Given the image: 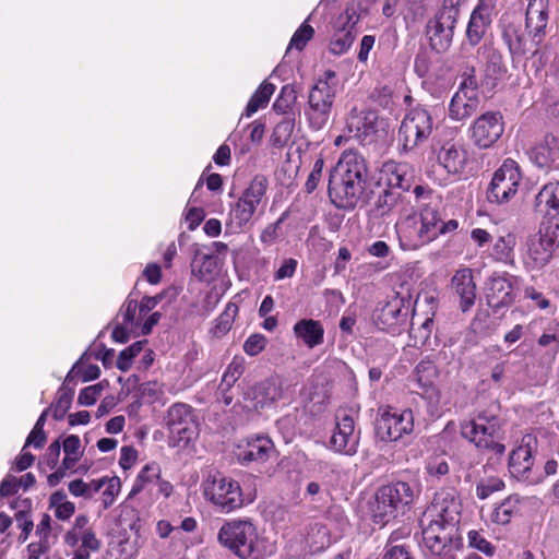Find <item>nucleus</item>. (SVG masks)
I'll return each instance as SVG.
<instances>
[{
  "label": "nucleus",
  "instance_id": "obj_23",
  "mask_svg": "<svg viewBox=\"0 0 559 559\" xmlns=\"http://www.w3.org/2000/svg\"><path fill=\"white\" fill-rule=\"evenodd\" d=\"M477 53L485 59L481 85L491 91L508 71L503 62V56L498 48L489 44L479 46Z\"/></svg>",
  "mask_w": 559,
  "mask_h": 559
},
{
  "label": "nucleus",
  "instance_id": "obj_54",
  "mask_svg": "<svg viewBox=\"0 0 559 559\" xmlns=\"http://www.w3.org/2000/svg\"><path fill=\"white\" fill-rule=\"evenodd\" d=\"M432 205L436 206V238L440 235H447L455 231L459 228V222L456 219H449L448 222H443L440 213L441 202L435 200L432 201Z\"/></svg>",
  "mask_w": 559,
  "mask_h": 559
},
{
  "label": "nucleus",
  "instance_id": "obj_47",
  "mask_svg": "<svg viewBox=\"0 0 559 559\" xmlns=\"http://www.w3.org/2000/svg\"><path fill=\"white\" fill-rule=\"evenodd\" d=\"M515 237L511 234L499 237L492 248V257L500 262L509 263L513 261V248Z\"/></svg>",
  "mask_w": 559,
  "mask_h": 559
},
{
  "label": "nucleus",
  "instance_id": "obj_31",
  "mask_svg": "<svg viewBox=\"0 0 559 559\" xmlns=\"http://www.w3.org/2000/svg\"><path fill=\"white\" fill-rule=\"evenodd\" d=\"M535 211L549 217L559 218V181L543 186L535 197Z\"/></svg>",
  "mask_w": 559,
  "mask_h": 559
},
{
  "label": "nucleus",
  "instance_id": "obj_49",
  "mask_svg": "<svg viewBox=\"0 0 559 559\" xmlns=\"http://www.w3.org/2000/svg\"><path fill=\"white\" fill-rule=\"evenodd\" d=\"M295 128V118L293 116H285L281 121H278L273 130L271 135L272 143L276 146H282L285 144Z\"/></svg>",
  "mask_w": 559,
  "mask_h": 559
},
{
  "label": "nucleus",
  "instance_id": "obj_24",
  "mask_svg": "<svg viewBox=\"0 0 559 559\" xmlns=\"http://www.w3.org/2000/svg\"><path fill=\"white\" fill-rule=\"evenodd\" d=\"M430 515L429 520L444 523L460 524L461 502L451 491H441L435 495L431 507L424 513Z\"/></svg>",
  "mask_w": 559,
  "mask_h": 559
},
{
  "label": "nucleus",
  "instance_id": "obj_58",
  "mask_svg": "<svg viewBox=\"0 0 559 559\" xmlns=\"http://www.w3.org/2000/svg\"><path fill=\"white\" fill-rule=\"evenodd\" d=\"M504 488V483L500 478H488L479 483L476 487V495L479 499H487L491 493Z\"/></svg>",
  "mask_w": 559,
  "mask_h": 559
},
{
  "label": "nucleus",
  "instance_id": "obj_52",
  "mask_svg": "<svg viewBox=\"0 0 559 559\" xmlns=\"http://www.w3.org/2000/svg\"><path fill=\"white\" fill-rule=\"evenodd\" d=\"M242 372H243L242 362L240 360H237L236 358H234L223 374L222 382L219 384V390H224V388L230 389L236 383V381L240 378Z\"/></svg>",
  "mask_w": 559,
  "mask_h": 559
},
{
  "label": "nucleus",
  "instance_id": "obj_16",
  "mask_svg": "<svg viewBox=\"0 0 559 559\" xmlns=\"http://www.w3.org/2000/svg\"><path fill=\"white\" fill-rule=\"evenodd\" d=\"M358 11L347 7L345 12L337 17L336 31L330 41V51L333 55L341 56L353 45L357 35L356 25L360 21L361 15L369 13V9L358 3Z\"/></svg>",
  "mask_w": 559,
  "mask_h": 559
},
{
  "label": "nucleus",
  "instance_id": "obj_60",
  "mask_svg": "<svg viewBox=\"0 0 559 559\" xmlns=\"http://www.w3.org/2000/svg\"><path fill=\"white\" fill-rule=\"evenodd\" d=\"M468 544L471 547L484 552L487 556H492L495 552V547L485 539L483 535H480L477 531L468 532Z\"/></svg>",
  "mask_w": 559,
  "mask_h": 559
},
{
  "label": "nucleus",
  "instance_id": "obj_63",
  "mask_svg": "<svg viewBox=\"0 0 559 559\" xmlns=\"http://www.w3.org/2000/svg\"><path fill=\"white\" fill-rule=\"evenodd\" d=\"M82 545L76 551H98L102 547V542L96 537L92 530H84L81 533Z\"/></svg>",
  "mask_w": 559,
  "mask_h": 559
},
{
  "label": "nucleus",
  "instance_id": "obj_33",
  "mask_svg": "<svg viewBox=\"0 0 559 559\" xmlns=\"http://www.w3.org/2000/svg\"><path fill=\"white\" fill-rule=\"evenodd\" d=\"M293 331L308 348H314L324 342V328L320 321L301 319L294 324Z\"/></svg>",
  "mask_w": 559,
  "mask_h": 559
},
{
  "label": "nucleus",
  "instance_id": "obj_2",
  "mask_svg": "<svg viewBox=\"0 0 559 559\" xmlns=\"http://www.w3.org/2000/svg\"><path fill=\"white\" fill-rule=\"evenodd\" d=\"M420 491V485L416 480H397L381 486L373 501L369 503L372 522L383 527L405 515L415 504Z\"/></svg>",
  "mask_w": 559,
  "mask_h": 559
},
{
  "label": "nucleus",
  "instance_id": "obj_6",
  "mask_svg": "<svg viewBox=\"0 0 559 559\" xmlns=\"http://www.w3.org/2000/svg\"><path fill=\"white\" fill-rule=\"evenodd\" d=\"M500 427V418L484 411L475 419L462 425L461 435L479 450L500 457L506 452V445L498 440Z\"/></svg>",
  "mask_w": 559,
  "mask_h": 559
},
{
  "label": "nucleus",
  "instance_id": "obj_37",
  "mask_svg": "<svg viewBox=\"0 0 559 559\" xmlns=\"http://www.w3.org/2000/svg\"><path fill=\"white\" fill-rule=\"evenodd\" d=\"M331 544L330 532L321 523L311 524L305 537V550L316 555L325 550Z\"/></svg>",
  "mask_w": 559,
  "mask_h": 559
},
{
  "label": "nucleus",
  "instance_id": "obj_9",
  "mask_svg": "<svg viewBox=\"0 0 559 559\" xmlns=\"http://www.w3.org/2000/svg\"><path fill=\"white\" fill-rule=\"evenodd\" d=\"M337 87L336 73L326 70L310 90L308 103L309 120L314 129H321L329 120Z\"/></svg>",
  "mask_w": 559,
  "mask_h": 559
},
{
  "label": "nucleus",
  "instance_id": "obj_36",
  "mask_svg": "<svg viewBox=\"0 0 559 559\" xmlns=\"http://www.w3.org/2000/svg\"><path fill=\"white\" fill-rule=\"evenodd\" d=\"M438 162L449 174H461L466 164V153L453 143H445L438 153Z\"/></svg>",
  "mask_w": 559,
  "mask_h": 559
},
{
  "label": "nucleus",
  "instance_id": "obj_34",
  "mask_svg": "<svg viewBox=\"0 0 559 559\" xmlns=\"http://www.w3.org/2000/svg\"><path fill=\"white\" fill-rule=\"evenodd\" d=\"M479 104L478 96L455 92L449 104V117L454 121H463L477 112Z\"/></svg>",
  "mask_w": 559,
  "mask_h": 559
},
{
  "label": "nucleus",
  "instance_id": "obj_12",
  "mask_svg": "<svg viewBox=\"0 0 559 559\" xmlns=\"http://www.w3.org/2000/svg\"><path fill=\"white\" fill-rule=\"evenodd\" d=\"M522 174L520 167L511 158L506 159L495 171L487 189V200L490 203H508L518 192Z\"/></svg>",
  "mask_w": 559,
  "mask_h": 559
},
{
  "label": "nucleus",
  "instance_id": "obj_13",
  "mask_svg": "<svg viewBox=\"0 0 559 559\" xmlns=\"http://www.w3.org/2000/svg\"><path fill=\"white\" fill-rule=\"evenodd\" d=\"M537 440L533 435L522 438L521 444L512 450L509 456V472L518 479L527 485H536L543 480V476L533 469V451L536 449Z\"/></svg>",
  "mask_w": 559,
  "mask_h": 559
},
{
  "label": "nucleus",
  "instance_id": "obj_62",
  "mask_svg": "<svg viewBox=\"0 0 559 559\" xmlns=\"http://www.w3.org/2000/svg\"><path fill=\"white\" fill-rule=\"evenodd\" d=\"M462 78H463V80L460 83L459 90L456 92L457 93L463 92L469 96H472V95L478 96V94H477L478 81L475 75V69L471 68V72L469 73L465 72Z\"/></svg>",
  "mask_w": 559,
  "mask_h": 559
},
{
  "label": "nucleus",
  "instance_id": "obj_51",
  "mask_svg": "<svg viewBox=\"0 0 559 559\" xmlns=\"http://www.w3.org/2000/svg\"><path fill=\"white\" fill-rule=\"evenodd\" d=\"M395 533L389 537L381 559H415L406 545H394Z\"/></svg>",
  "mask_w": 559,
  "mask_h": 559
},
{
  "label": "nucleus",
  "instance_id": "obj_7",
  "mask_svg": "<svg viewBox=\"0 0 559 559\" xmlns=\"http://www.w3.org/2000/svg\"><path fill=\"white\" fill-rule=\"evenodd\" d=\"M217 540L239 559H250L257 551L259 534L250 519H235L222 525Z\"/></svg>",
  "mask_w": 559,
  "mask_h": 559
},
{
  "label": "nucleus",
  "instance_id": "obj_41",
  "mask_svg": "<svg viewBox=\"0 0 559 559\" xmlns=\"http://www.w3.org/2000/svg\"><path fill=\"white\" fill-rule=\"evenodd\" d=\"M269 187V180L264 175H255L249 187L242 192L241 198L252 202L258 207L262 198L265 195Z\"/></svg>",
  "mask_w": 559,
  "mask_h": 559
},
{
  "label": "nucleus",
  "instance_id": "obj_28",
  "mask_svg": "<svg viewBox=\"0 0 559 559\" xmlns=\"http://www.w3.org/2000/svg\"><path fill=\"white\" fill-rule=\"evenodd\" d=\"M493 4L487 0H479L471 13L466 27V40L472 47H476L486 34L492 22Z\"/></svg>",
  "mask_w": 559,
  "mask_h": 559
},
{
  "label": "nucleus",
  "instance_id": "obj_21",
  "mask_svg": "<svg viewBox=\"0 0 559 559\" xmlns=\"http://www.w3.org/2000/svg\"><path fill=\"white\" fill-rule=\"evenodd\" d=\"M360 440V430H355V421L350 415L336 416V427L330 438L331 448L345 455L357 453Z\"/></svg>",
  "mask_w": 559,
  "mask_h": 559
},
{
  "label": "nucleus",
  "instance_id": "obj_55",
  "mask_svg": "<svg viewBox=\"0 0 559 559\" xmlns=\"http://www.w3.org/2000/svg\"><path fill=\"white\" fill-rule=\"evenodd\" d=\"M103 390L104 385L102 382L85 386L79 394L78 403L83 406L94 405L97 399L100 396Z\"/></svg>",
  "mask_w": 559,
  "mask_h": 559
},
{
  "label": "nucleus",
  "instance_id": "obj_53",
  "mask_svg": "<svg viewBox=\"0 0 559 559\" xmlns=\"http://www.w3.org/2000/svg\"><path fill=\"white\" fill-rule=\"evenodd\" d=\"M313 34V27L307 24V21L304 22L294 33L288 49L290 47H295L299 51L302 50L306 47L307 43L312 38Z\"/></svg>",
  "mask_w": 559,
  "mask_h": 559
},
{
  "label": "nucleus",
  "instance_id": "obj_4",
  "mask_svg": "<svg viewBox=\"0 0 559 559\" xmlns=\"http://www.w3.org/2000/svg\"><path fill=\"white\" fill-rule=\"evenodd\" d=\"M436 206L432 200L420 206L418 215L413 214L396 223L395 230L402 250H417L436 239Z\"/></svg>",
  "mask_w": 559,
  "mask_h": 559
},
{
  "label": "nucleus",
  "instance_id": "obj_5",
  "mask_svg": "<svg viewBox=\"0 0 559 559\" xmlns=\"http://www.w3.org/2000/svg\"><path fill=\"white\" fill-rule=\"evenodd\" d=\"M460 16L459 1L443 0L442 7L425 26L428 45L436 53H444L452 46Z\"/></svg>",
  "mask_w": 559,
  "mask_h": 559
},
{
  "label": "nucleus",
  "instance_id": "obj_27",
  "mask_svg": "<svg viewBox=\"0 0 559 559\" xmlns=\"http://www.w3.org/2000/svg\"><path fill=\"white\" fill-rule=\"evenodd\" d=\"M514 288L509 277L493 274L486 283L487 305L498 312L501 308L509 307L514 301Z\"/></svg>",
  "mask_w": 559,
  "mask_h": 559
},
{
  "label": "nucleus",
  "instance_id": "obj_50",
  "mask_svg": "<svg viewBox=\"0 0 559 559\" xmlns=\"http://www.w3.org/2000/svg\"><path fill=\"white\" fill-rule=\"evenodd\" d=\"M146 343V340L138 341L121 350L116 361V367L122 372H127L131 368L133 359L143 350Z\"/></svg>",
  "mask_w": 559,
  "mask_h": 559
},
{
  "label": "nucleus",
  "instance_id": "obj_32",
  "mask_svg": "<svg viewBox=\"0 0 559 559\" xmlns=\"http://www.w3.org/2000/svg\"><path fill=\"white\" fill-rule=\"evenodd\" d=\"M530 158L539 168L548 167L559 158V139L546 134L543 141L531 148Z\"/></svg>",
  "mask_w": 559,
  "mask_h": 559
},
{
  "label": "nucleus",
  "instance_id": "obj_25",
  "mask_svg": "<svg viewBox=\"0 0 559 559\" xmlns=\"http://www.w3.org/2000/svg\"><path fill=\"white\" fill-rule=\"evenodd\" d=\"M379 116L374 110H350L346 127L350 136L362 143L371 142V136L378 131Z\"/></svg>",
  "mask_w": 559,
  "mask_h": 559
},
{
  "label": "nucleus",
  "instance_id": "obj_30",
  "mask_svg": "<svg viewBox=\"0 0 559 559\" xmlns=\"http://www.w3.org/2000/svg\"><path fill=\"white\" fill-rule=\"evenodd\" d=\"M526 264L532 269L539 270L551 259L555 248L548 238L542 236V231L532 235L527 240Z\"/></svg>",
  "mask_w": 559,
  "mask_h": 559
},
{
  "label": "nucleus",
  "instance_id": "obj_61",
  "mask_svg": "<svg viewBox=\"0 0 559 559\" xmlns=\"http://www.w3.org/2000/svg\"><path fill=\"white\" fill-rule=\"evenodd\" d=\"M323 166H324L323 158L320 157L314 162L312 170L309 174L308 179L305 183V191L307 193H312L317 189V187L321 180V177H322Z\"/></svg>",
  "mask_w": 559,
  "mask_h": 559
},
{
  "label": "nucleus",
  "instance_id": "obj_38",
  "mask_svg": "<svg viewBox=\"0 0 559 559\" xmlns=\"http://www.w3.org/2000/svg\"><path fill=\"white\" fill-rule=\"evenodd\" d=\"M275 91V85L264 81L249 99L243 116L250 117L260 108L265 107Z\"/></svg>",
  "mask_w": 559,
  "mask_h": 559
},
{
  "label": "nucleus",
  "instance_id": "obj_59",
  "mask_svg": "<svg viewBox=\"0 0 559 559\" xmlns=\"http://www.w3.org/2000/svg\"><path fill=\"white\" fill-rule=\"evenodd\" d=\"M266 345V338L263 334L255 333L250 335L243 343V350L249 356L259 355Z\"/></svg>",
  "mask_w": 559,
  "mask_h": 559
},
{
  "label": "nucleus",
  "instance_id": "obj_1",
  "mask_svg": "<svg viewBox=\"0 0 559 559\" xmlns=\"http://www.w3.org/2000/svg\"><path fill=\"white\" fill-rule=\"evenodd\" d=\"M368 175L365 157L356 151H345L330 175L331 202L340 210L353 211L362 199Z\"/></svg>",
  "mask_w": 559,
  "mask_h": 559
},
{
  "label": "nucleus",
  "instance_id": "obj_19",
  "mask_svg": "<svg viewBox=\"0 0 559 559\" xmlns=\"http://www.w3.org/2000/svg\"><path fill=\"white\" fill-rule=\"evenodd\" d=\"M166 426L170 435L178 442L188 443L198 433V423L190 405L176 403L169 407L165 417Z\"/></svg>",
  "mask_w": 559,
  "mask_h": 559
},
{
  "label": "nucleus",
  "instance_id": "obj_3",
  "mask_svg": "<svg viewBox=\"0 0 559 559\" xmlns=\"http://www.w3.org/2000/svg\"><path fill=\"white\" fill-rule=\"evenodd\" d=\"M420 520L421 540L419 543L427 559H459L463 549V534L460 525L429 520Z\"/></svg>",
  "mask_w": 559,
  "mask_h": 559
},
{
  "label": "nucleus",
  "instance_id": "obj_40",
  "mask_svg": "<svg viewBox=\"0 0 559 559\" xmlns=\"http://www.w3.org/2000/svg\"><path fill=\"white\" fill-rule=\"evenodd\" d=\"M160 475V467L156 463L146 464L136 476V479L130 491V496H135L141 492L147 485L156 483Z\"/></svg>",
  "mask_w": 559,
  "mask_h": 559
},
{
  "label": "nucleus",
  "instance_id": "obj_14",
  "mask_svg": "<svg viewBox=\"0 0 559 559\" xmlns=\"http://www.w3.org/2000/svg\"><path fill=\"white\" fill-rule=\"evenodd\" d=\"M504 126L501 111L489 110L483 112L469 126V139L476 147L480 150L489 148L502 136Z\"/></svg>",
  "mask_w": 559,
  "mask_h": 559
},
{
  "label": "nucleus",
  "instance_id": "obj_18",
  "mask_svg": "<svg viewBox=\"0 0 559 559\" xmlns=\"http://www.w3.org/2000/svg\"><path fill=\"white\" fill-rule=\"evenodd\" d=\"M413 429L414 415L411 409L401 413L384 412L374 421V436L382 442L397 441Z\"/></svg>",
  "mask_w": 559,
  "mask_h": 559
},
{
  "label": "nucleus",
  "instance_id": "obj_10",
  "mask_svg": "<svg viewBox=\"0 0 559 559\" xmlns=\"http://www.w3.org/2000/svg\"><path fill=\"white\" fill-rule=\"evenodd\" d=\"M413 309L411 295L395 293L386 301H380L373 311L376 325L390 333H400L407 325L408 316Z\"/></svg>",
  "mask_w": 559,
  "mask_h": 559
},
{
  "label": "nucleus",
  "instance_id": "obj_39",
  "mask_svg": "<svg viewBox=\"0 0 559 559\" xmlns=\"http://www.w3.org/2000/svg\"><path fill=\"white\" fill-rule=\"evenodd\" d=\"M191 267L192 272L197 273L200 278H205L207 275L215 272L217 258L212 253H204L201 250H197Z\"/></svg>",
  "mask_w": 559,
  "mask_h": 559
},
{
  "label": "nucleus",
  "instance_id": "obj_17",
  "mask_svg": "<svg viewBox=\"0 0 559 559\" xmlns=\"http://www.w3.org/2000/svg\"><path fill=\"white\" fill-rule=\"evenodd\" d=\"M283 396V381L277 377H271L250 386L243 393V401L248 409L261 413L273 407Z\"/></svg>",
  "mask_w": 559,
  "mask_h": 559
},
{
  "label": "nucleus",
  "instance_id": "obj_26",
  "mask_svg": "<svg viewBox=\"0 0 559 559\" xmlns=\"http://www.w3.org/2000/svg\"><path fill=\"white\" fill-rule=\"evenodd\" d=\"M548 23L547 0H530L525 12V28L532 37V44L538 47L546 36Z\"/></svg>",
  "mask_w": 559,
  "mask_h": 559
},
{
  "label": "nucleus",
  "instance_id": "obj_29",
  "mask_svg": "<svg viewBox=\"0 0 559 559\" xmlns=\"http://www.w3.org/2000/svg\"><path fill=\"white\" fill-rule=\"evenodd\" d=\"M452 288L460 298V308L463 312L468 311L475 304L476 284L473 280L471 269H461L455 272L451 280Z\"/></svg>",
  "mask_w": 559,
  "mask_h": 559
},
{
  "label": "nucleus",
  "instance_id": "obj_20",
  "mask_svg": "<svg viewBox=\"0 0 559 559\" xmlns=\"http://www.w3.org/2000/svg\"><path fill=\"white\" fill-rule=\"evenodd\" d=\"M414 185V169L407 163L388 160L380 169L378 188H388L404 197Z\"/></svg>",
  "mask_w": 559,
  "mask_h": 559
},
{
  "label": "nucleus",
  "instance_id": "obj_42",
  "mask_svg": "<svg viewBox=\"0 0 559 559\" xmlns=\"http://www.w3.org/2000/svg\"><path fill=\"white\" fill-rule=\"evenodd\" d=\"M238 313L237 305L229 302L227 304L225 310L218 316L215 320V324L211 330L213 336L221 338L223 337L230 329L234 323L235 317Z\"/></svg>",
  "mask_w": 559,
  "mask_h": 559
},
{
  "label": "nucleus",
  "instance_id": "obj_48",
  "mask_svg": "<svg viewBox=\"0 0 559 559\" xmlns=\"http://www.w3.org/2000/svg\"><path fill=\"white\" fill-rule=\"evenodd\" d=\"M255 211L257 206L252 202L250 203L240 197L231 209L230 216L238 227H242L252 218Z\"/></svg>",
  "mask_w": 559,
  "mask_h": 559
},
{
  "label": "nucleus",
  "instance_id": "obj_45",
  "mask_svg": "<svg viewBox=\"0 0 559 559\" xmlns=\"http://www.w3.org/2000/svg\"><path fill=\"white\" fill-rule=\"evenodd\" d=\"M73 394V389H67L64 385L58 390L56 402L49 407L50 411H52V417L55 420H61L64 418L67 412L71 407Z\"/></svg>",
  "mask_w": 559,
  "mask_h": 559
},
{
  "label": "nucleus",
  "instance_id": "obj_56",
  "mask_svg": "<svg viewBox=\"0 0 559 559\" xmlns=\"http://www.w3.org/2000/svg\"><path fill=\"white\" fill-rule=\"evenodd\" d=\"M168 295H171V297H175L177 295L176 289L168 288L155 296L143 297V299L141 300L140 306H139L140 314L141 316L146 314L148 311L154 309Z\"/></svg>",
  "mask_w": 559,
  "mask_h": 559
},
{
  "label": "nucleus",
  "instance_id": "obj_44",
  "mask_svg": "<svg viewBox=\"0 0 559 559\" xmlns=\"http://www.w3.org/2000/svg\"><path fill=\"white\" fill-rule=\"evenodd\" d=\"M433 320L430 317L424 319V321L419 322L417 325L415 314H413L411 324H409V334L415 340L416 344L420 346H425L430 341V335L432 332Z\"/></svg>",
  "mask_w": 559,
  "mask_h": 559
},
{
  "label": "nucleus",
  "instance_id": "obj_57",
  "mask_svg": "<svg viewBox=\"0 0 559 559\" xmlns=\"http://www.w3.org/2000/svg\"><path fill=\"white\" fill-rule=\"evenodd\" d=\"M106 485L107 487L102 493V504L105 510L110 508L115 502V499L120 491V479L116 476L107 478Z\"/></svg>",
  "mask_w": 559,
  "mask_h": 559
},
{
  "label": "nucleus",
  "instance_id": "obj_15",
  "mask_svg": "<svg viewBox=\"0 0 559 559\" xmlns=\"http://www.w3.org/2000/svg\"><path fill=\"white\" fill-rule=\"evenodd\" d=\"M501 37L513 57L536 56L538 47L533 46L532 39L527 40L522 26V21L515 13H504L500 21Z\"/></svg>",
  "mask_w": 559,
  "mask_h": 559
},
{
  "label": "nucleus",
  "instance_id": "obj_43",
  "mask_svg": "<svg viewBox=\"0 0 559 559\" xmlns=\"http://www.w3.org/2000/svg\"><path fill=\"white\" fill-rule=\"evenodd\" d=\"M520 498L510 496L504 499L492 512V521L498 524H508L513 514L519 512Z\"/></svg>",
  "mask_w": 559,
  "mask_h": 559
},
{
  "label": "nucleus",
  "instance_id": "obj_8",
  "mask_svg": "<svg viewBox=\"0 0 559 559\" xmlns=\"http://www.w3.org/2000/svg\"><path fill=\"white\" fill-rule=\"evenodd\" d=\"M204 497L222 512L229 513L243 506L242 490L238 481L217 469H210L202 483Z\"/></svg>",
  "mask_w": 559,
  "mask_h": 559
},
{
  "label": "nucleus",
  "instance_id": "obj_22",
  "mask_svg": "<svg viewBox=\"0 0 559 559\" xmlns=\"http://www.w3.org/2000/svg\"><path fill=\"white\" fill-rule=\"evenodd\" d=\"M275 452L276 449L271 438L257 435L247 438L245 444L238 447L237 457L241 465L262 464L269 461Z\"/></svg>",
  "mask_w": 559,
  "mask_h": 559
},
{
  "label": "nucleus",
  "instance_id": "obj_46",
  "mask_svg": "<svg viewBox=\"0 0 559 559\" xmlns=\"http://www.w3.org/2000/svg\"><path fill=\"white\" fill-rule=\"evenodd\" d=\"M417 382L423 389H431L433 381L438 377V369L433 361L429 359L421 360L415 368Z\"/></svg>",
  "mask_w": 559,
  "mask_h": 559
},
{
  "label": "nucleus",
  "instance_id": "obj_64",
  "mask_svg": "<svg viewBox=\"0 0 559 559\" xmlns=\"http://www.w3.org/2000/svg\"><path fill=\"white\" fill-rule=\"evenodd\" d=\"M15 520H16L17 526L20 528H22V533H21L19 539H20V542L24 543V542H26L31 532L33 531V527H34L33 520L31 519L29 513L24 510H20L15 514Z\"/></svg>",
  "mask_w": 559,
  "mask_h": 559
},
{
  "label": "nucleus",
  "instance_id": "obj_11",
  "mask_svg": "<svg viewBox=\"0 0 559 559\" xmlns=\"http://www.w3.org/2000/svg\"><path fill=\"white\" fill-rule=\"evenodd\" d=\"M433 119L425 107H415L404 117L399 136L404 151H411L424 143L432 133Z\"/></svg>",
  "mask_w": 559,
  "mask_h": 559
},
{
  "label": "nucleus",
  "instance_id": "obj_35",
  "mask_svg": "<svg viewBox=\"0 0 559 559\" xmlns=\"http://www.w3.org/2000/svg\"><path fill=\"white\" fill-rule=\"evenodd\" d=\"M378 189L376 200L370 209V215L373 217H385L390 215L396 206L403 204L405 201V197L402 193L388 188Z\"/></svg>",
  "mask_w": 559,
  "mask_h": 559
}]
</instances>
